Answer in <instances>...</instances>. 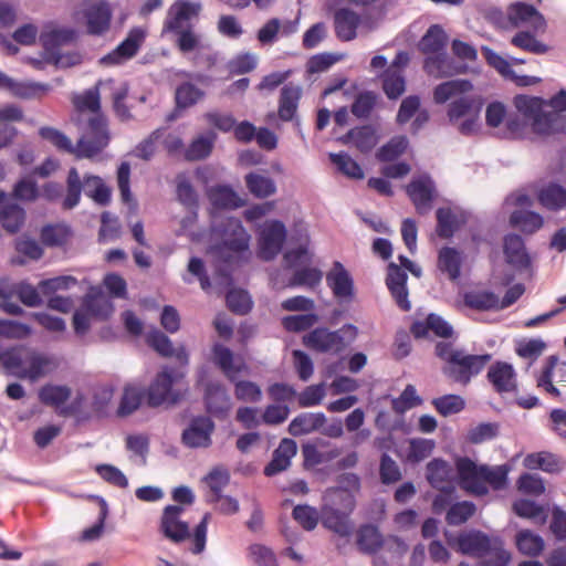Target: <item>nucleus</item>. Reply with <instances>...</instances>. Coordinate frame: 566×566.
<instances>
[{"instance_id":"obj_33","label":"nucleus","mask_w":566,"mask_h":566,"mask_svg":"<svg viewBox=\"0 0 566 566\" xmlns=\"http://www.w3.org/2000/svg\"><path fill=\"white\" fill-rule=\"evenodd\" d=\"M473 90V84L470 80L457 78L440 83L433 90V101L437 104H444L452 97L463 95Z\"/></svg>"},{"instance_id":"obj_30","label":"nucleus","mask_w":566,"mask_h":566,"mask_svg":"<svg viewBox=\"0 0 566 566\" xmlns=\"http://www.w3.org/2000/svg\"><path fill=\"white\" fill-rule=\"evenodd\" d=\"M207 195L211 205L217 209L232 210L245 205V200L228 185L213 186Z\"/></svg>"},{"instance_id":"obj_10","label":"nucleus","mask_w":566,"mask_h":566,"mask_svg":"<svg viewBox=\"0 0 566 566\" xmlns=\"http://www.w3.org/2000/svg\"><path fill=\"white\" fill-rule=\"evenodd\" d=\"M86 33L93 36H102L108 32L113 18L111 4L106 0H99L86 4L82 10Z\"/></svg>"},{"instance_id":"obj_11","label":"nucleus","mask_w":566,"mask_h":566,"mask_svg":"<svg viewBox=\"0 0 566 566\" xmlns=\"http://www.w3.org/2000/svg\"><path fill=\"white\" fill-rule=\"evenodd\" d=\"M216 429L210 417H193L182 431L181 442L190 449L208 448L212 443L211 436Z\"/></svg>"},{"instance_id":"obj_14","label":"nucleus","mask_w":566,"mask_h":566,"mask_svg":"<svg viewBox=\"0 0 566 566\" xmlns=\"http://www.w3.org/2000/svg\"><path fill=\"white\" fill-rule=\"evenodd\" d=\"M326 284L333 296L340 302H352L355 297V284L350 273L343 263L334 261L331 270L326 273Z\"/></svg>"},{"instance_id":"obj_15","label":"nucleus","mask_w":566,"mask_h":566,"mask_svg":"<svg viewBox=\"0 0 566 566\" xmlns=\"http://www.w3.org/2000/svg\"><path fill=\"white\" fill-rule=\"evenodd\" d=\"M203 402L207 413L219 420L226 419L232 407L226 387L219 381H209L206 385Z\"/></svg>"},{"instance_id":"obj_22","label":"nucleus","mask_w":566,"mask_h":566,"mask_svg":"<svg viewBox=\"0 0 566 566\" xmlns=\"http://www.w3.org/2000/svg\"><path fill=\"white\" fill-rule=\"evenodd\" d=\"M303 343L306 347L316 352H338L344 347V338L338 331L331 332L327 328L318 327L304 336Z\"/></svg>"},{"instance_id":"obj_2","label":"nucleus","mask_w":566,"mask_h":566,"mask_svg":"<svg viewBox=\"0 0 566 566\" xmlns=\"http://www.w3.org/2000/svg\"><path fill=\"white\" fill-rule=\"evenodd\" d=\"M39 135L59 150L72 154L77 159L93 158L107 146V138L103 133V120L101 117H95L90 122L88 127H86L85 133L75 146L64 133L53 127H41Z\"/></svg>"},{"instance_id":"obj_57","label":"nucleus","mask_w":566,"mask_h":566,"mask_svg":"<svg viewBox=\"0 0 566 566\" xmlns=\"http://www.w3.org/2000/svg\"><path fill=\"white\" fill-rule=\"evenodd\" d=\"M176 196L182 206L189 209L198 208V195L189 178L184 174L176 177Z\"/></svg>"},{"instance_id":"obj_12","label":"nucleus","mask_w":566,"mask_h":566,"mask_svg":"<svg viewBox=\"0 0 566 566\" xmlns=\"http://www.w3.org/2000/svg\"><path fill=\"white\" fill-rule=\"evenodd\" d=\"M145 31L140 28H133L127 36L109 53L104 55L99 62L104 65H120L133 59L145 41Z\"/></svg>"},{"instance_id":"obj_13","label":"nucleus","mask_w":566,"mask_h":566,"mask_svg":"<svg viewBox=\"0 0 566 566\" xmlns=\"http://www.w3.org/2000/svg\"><path fill=\"white\" fill-rule=\"evenodd\" d=\"M286 239V229L282 221L273 220L265 224L260 233L259 256L264 261L273 260L282 250Z\"/></svg>"},{"instance_id":"obj_61","label":"nucleus","mask_w":566,"mask_h":566,"mask_svg":"<svg viewBox=\"0 0 566 566\" xmlns=\"http://www.w3.org/2000/svg\"><path fill=\"white\" fill-rule=\"evenodd\" d=\"M292 517L303 530L311 532L317 526L321 520V513L313 506L298 504L293 509Z\"/></svg>"},{"instance_id":"obj_1","label":"nucleus","mask_w":566,"mask_h":566,"mask_svg":"<svg viewBox=\"0 0 566 566\" xmlns=\"http://www.w3.org/2000/svg\"><path fill=\"white\" fill-rule=\"evenodd\" d=\"M211 235L218 241L210 248L211 253L217 258L218 274L231 283V272L250 255V235L244 229L240 219L227 217L217 219L211 227Z\"/></svg>"},{"instance_id":"obj_21","label":"nucleus","mask_w":566,"mask_h":566,"mask_svg":"<svg viewBox=\"0 0 566 566\" xmlns=\"http://www.w3.org/2000/svg\"><path fill=\"white\" fill-rule=\"evenodd\" d=\"M72 102L77 112L83 113L88 111L92 113V116L87 119V125L95 117H101V119L103 120V133L105 134L108 144L109 132L107 126V119L101 111V96L98 85L85 90L82 94L75 95Z\"/></svg>"},{"instance_id":"obj_8","label":"nucleus","mask_w":566,"mask_h":566,"mask_svg":"<svg viewBox=\"0 0 566 566\" xmlns=\"http://www.w3.org/2000/svg\"><path fill=\"white\" fill-rule=\"evenodd\" d=\"M514 106L531 122L532 130L536 135L548 136L555 132L558 115L555 112L544 111L546 99L536 96L516 95Z\"/></svg>"},{"instance_id":"obj_49","label":"nucleus","mask_w":566,"mask_h":566,"mask_svg":"<svg viewBox=\"0 0 566 566\" xmlns=\"http://www.w3.org/2000/svg\"><path fill=\"white\" fill-rule=\"evenodd\" d=\"M25 219V212L17 203L4 205L0 210V223L9 233H15L20 230Z\"/></svg>"},{"instance_id":"obj_5","label":"nucleus","mask_w":566,"mask_h":566,"mask_svg":"<svg viewBox=\"0 0 566 566\" xmlns=\"http://www.w3.org/2000/svg\"><path fill=\"white\" fill-rule=\"evenodd\" d=\"M184 511V507L179 505H167L160 518V531L174 543H181L189 538L191 541L190 551L196 555L201 554L206 548L210 514L206 513L202 516L191 534L188 523L180 520Z\"/></svg>"},{"instance_id":"obj_3","label":"nucleus","mask_w":566,"mask_h":566,"mask_svg":"<svg viewBox=\"0 0 566 566\" xmlns=\"http://www.w3.org/2000/svg\"><path fill=\"white\" fill-rule=\"evenodd\" d=\"M437 357L444 361L443 375L461 386L470 384L491 360L490 354L472 355L455 348L451 343L438 342L434 347Z\"/></svg>"},{"instance_id":"obj_16","label":"nucleus","mask_w":566,"mask_h":566,"mask_svg":"<svg viewBox=\"0 0 566 566\" xmlns=\"http://www.w3.org/2000/svg\"><path fill=\"white\" fill-rule=\"evenodd\" d=\"M407 195L416 207L418 213H427L436 197V186L428 175L412 179L406 188Z\"/></svg>"},{"instance_id":"obj_43","label":"nucleus","mask_w":566,"mask_h":566,"mask_svg":"<svg viewBox=\"0 0 566 566\" xmlns=\"http://www.w3.org/2000/svg\"><path fill=\"white\" fill-rule=\"evenodd\" d=\"M541 32H533V30H521L517 31L512 38L510 43L525 52L532 54H545L548 52V45L536 39V35Z\"/></svg>"},{"instance_id":"obj_53","label":"nucleus","mask_w":566,"mask_h":566,"mask_svg":"<svg viewBox=\"0 0 566 566\" xmlns=\"http://www.w3.org/2000/svg\"><path fill=\"white\" fill-rule=\"evenodd\" d=\"M517 549L527 556H538L544 549L543 538L528 530L520 531L516 535Z\"/></svg>"},{"instance_id":"obj_47","label":"nucleus","mask_w":566,"mask_h":566,"mask_svg":"<svg viewBox=\"0 0 566 566\" xmlns=\"http://www.w3.org/2000/svg\"><path fill=\"white\" fill-rule=\"evenodd\" d=\"M86 312L95 317L106 319L114 312V304L102 292L90 293L84 300Z\"/></svg>"},{"instance_id":"obj_20","label":"nucleus","mask_w":566,"mask_h":566,"mask_svg":"<svg viewBox=\"0 0 566 566\" xmlns=\"http://www.w3.org/2000/svg\"><path fill=\"white\" fill-rule=\"evenodd\" d=\"M503 253L507 264L517 271L531 268V258L526 252L524 240L516 233H509L503 238Z\"/></svg>"},{"instance_id":"obj_62","label":"nucleus","mask_w":566,"mask_h":566,"mask_svg":"<svg viewBox=\"0 0 566 566\" xmlns=\"http://www.w3.org/2000/svg\"><path fill=\"white\" fill-rule=\"evenodd\" d=\"M329 159L345 176L353 179L364 178V171L359 164L346 153L329 154Z\"/></svg>"},{"instance_id":"obj_52","label":"nucleus","mask_w":566,"mask_h":566,"mask_svg":"<svg viewBox=\"0 0 566 566\" xmlns=\"http://www.w3.org/2000/svg\"><path fill=\"white\" fill-rule=\"evenodd\" d=\"M323 279V272L317 268L303 266L296 269L287 282V286H304L314 289L318 286Z\"/></svg>"},{"instance_id":"obj_51","label":"nucleus","mask_w":566,"mask_h":566,"mask_svg":"<svg viewBox=\"0 0 566 566\" xmlns=\"http://www.w3.org/2000/svg\"><path fill=\"white\" fill-rule=\"evenodd\" d=\"M382 90L389 99H397L406 91L403 73L392 69H386L381 76Z\"/></svg>"},{"instance_id":"obj_31","label":"nucleus","mask_w":566,"mask_h":566,"mask_svg":"<svg viewBox=\"0 0 566 566\" xmlns=\"http://www.w3.org/2000/svg\"><path fill=\"white\" fill-rule=\"evenodd\" d=\"M448 43V35L439 24H432L429 27L424 35L419 42V50L426 56L439 55L440 52H444Z\"/></svg>"},{"instance_id":"obj_44","label":"nucleus","mask_w":566,"mask_h":566,"mask_svg":"<svg viewBox=\"0 0 566 566\" xmlns=\"http://www.w3.org/2000/svg\"><path fill=\"white\" fill-rule=\"evenodd\" d=\"M486 548V552L479 559L482 566H507L511 562V554L504 547V542L500 536H493Z\"/></svg>"},{"instance_id":"obj_42","label":"nucleus","mask_w":566,"mask_h":566,"mask_svg":"<svg viewBox=\"0 0 566 566\" xmlns=\"http://www.w3.org/2000/svg\"><path fill=\"white\" fill-rule=\"evenodd\" d=\"M512 227L518 228L523 233L533 234L544 224L543 217L531 210H515L510 216Z\"/></svg>"},{"instance_id":"obj_46","label":"nucleus","mask_w":566,"mask_h":566,"mask_svg":"<svg viewBox=\"0 0 566 566\" xmlns=\"http://www.w3.org/2000/svg\"><path fill=\"white\" fill-rule=\"evenodd\" d=\"M244 180L248 190L255 198H268L274 195L276 191L274 180L265 175L259 172H249Z\"/></svg>"},{"instance_id":"obj_35","label":"nucleus","mask_w":566,"mask_h":566,"mask_svg":"<svg viewBox=\"0 0 566 566\" xmlns=\"http://www.w3.org/2000/svg\"><path fill=\"white\" fill-rule=\"evenodd\" d=\"M356 543L360 552L375 554L384 546V537L377 526L364 524L357 531Z\"/></svg>"},{"instance_id":"obj_38","label":"nucleus","mask_w":566,"mask_h":566,"mask_svg":"<svg viewBox=\"0 0 566 566\" xmlns=\"http://www.w3.org/2000/svg\"><path fill=\"white\" fill-rule=\"evenodd\" d=\"M76 39V32L71 28H53L44 30L40 34V42L43 45L44 54L52 51H59V46L73 42Z\"/></svg>"},{"instance_id":"obj_28","label":"nucleus","mask_w":566,"mask_h":566,"mask_svg":"<svg viewBox=\"0 0 566 566\" xmlns=\"http://www.w3.org/2000/svg\"><path fill=\"white\" fill-rule=\"evenodd\" d=\"M297 446L292 439H283L277 449L273 452L272 460L265 465L264 474L273 476L284 470L291 464V459L296 454Z\"/></svg>"},{"instance_id":"obj_54","label":"nucleus","mask_w":566,"mask_h":566,"mask_svg":"<svg viewBox=\"0 0 566 566\" xmlns=\"http://www.w3.org/2000/svg\"><path fill=\"white\" fill-rule=\"evenodd\" d=\"M82 190L83 186L78 171L72 167L66 178V195L62 202L63 208L66 210L75 208L80 203Z\"/></svg>"},{"instance_id":"obj_45","label":"nucleus","mask_w":566,"mask_h":566,"mask_svg":"<svg viewBox=\"0 0 566 566\" xmlns=\"http://www.w3.org/2000/svg\"><path fill=\"white\" fill-rule=\"evenodd\" d=\"M523 464L526 469H541L547 473H556L562 470L559 458L549 452L530 453L524 458Z\"/></svg>"},{"instance_id":"obj_24","label":"nucleus","mask_w":566,"mask_h":566,"mask_svg":"<svg viewBox=\"0 0 566 566\" xmlns=\"http://www.w3.org/2000/svg\"><path fill=\"white\" fill-rule=\"evenodd\" d=\"M493 536L478 530L462 532L457 537L458 549L463 555L480 558L485 554L488 546L492 544Z\"/></svg>"},{"instance_id":"obj_40","label":"nucleus","mask_w":566,"mask_h":566,"mask_svg":"<svg viewBox=\"0 0 566 566\" xmlns=\"http://www.w3.org/2000/svg\"><path fill=\"white\" fill-rule=\"evenodd\" d=\"M482 103L479 98L473 96H459L453 99L448 107V118L451 123L460 118L478 115L481 109Z\"/></svg>"},{"instance_id":"obj_27","label":"nucleus","mask_w":566,"mask_h":566,"mask_svg":"<svg viewBox=\"0 0 566 566\" xmlns=\"http://www.w3.org/2000/svg\"><path fill=\"white\" fill-rule=\"evenodd\" d=\"M205 97V92L190 82L181 83L177 86L175 93V109L167 116L168 122H172L180 116V112L196 105Z\"/></svg>"},{"instance_id":"obj_50","label":"nucleus","mask_w":566,"mask_h":566,"mask_svg":"<svg viewBox=\"0 0 566 566\" xmlns=\"http://www.w3.org/2000/svg\"><path fill=\"white\" fill-rule=\"evenodd\" d=\"M216 139L217 135L213 132L193 139L186 150V158L191 161L207 158L212 151Z\"/></svg>"},{"instance_id":"obj_6","label":"nucleus","mask_w":566,"mask_h":566,"mask_svg":"<svg viewBox=\"0 0 566 566\" xmlns=\"http://www.w3.org/2000/svg\"><path fill=\"white\" fill-rule=\"evenodd\" d=\"M489 20L502 30H533L545 32L547 28L544 15L533 6L522 1H515L503 11L500 8H491L488 11Z\"/></svg>"},{"instance_id":"obj_36","label":"nucleus","mask_w":566,"mask_h":566,"mask_svg":"<svg viewBox=\"0 0 566 566\" xmlns=\"http://www.w3.org/2000/svg\"><path fill=\"white\" fill-rule=\"evenodd\" d=\"M463 258L455 248L443 247L438 254V269L448 274L451 281H455L461 275Z\"/></svg>"},{"instance_id":"obj_63","label":"nucleus","mask_w":566,"mask_h":566,"mask_svg":"<svg viewBox=\"0 0 566 566\" xmlns=\"http://www.w3.org/2000/svg\"><path fill=\"white\" fill-rule=\"evenodd\" d=\"M24 364L28 366L23 368L22 379L29 378L31 380H36L44 375L50 360L44 355L32 352L29 355H25Z\"/></svg>"},{"instance_id":"obj_56","label":"nucleus","mask_w":566,"mask_h":566,"mask_svg":"<svg viewBox=\"0 0 566 566\" xmlns=\"http://www.w3.org/2000/svg\"><path fill=\"white\" fill-rule=\"evenodd\" d=\"M378 101V95L371 91H364L356 95L350 112L359 119H367L374 111Z\"/></svg>"},{"instance_id":"obj_48","label":"nucleus","mask_w":566,"mask_h":566,"mask_svg":"<svg viewBox=\"0 0 566 566\" xmlns=\"http://www.w3.org/2000/svg\"><path fill=\"white\" fill-rule=\"evenodd\" d=\"M25 350L12 347L0 353V364L7 374L21 378L24 368Z\"/></svg>"},{"instance_id":"obj_58","label":"nucleus","mask_w":566,"mask_h":566,"mask_svg":"<svg viewBox=\"0 0 566 566\" xmlns=\"http://www.w3.org/2000/svg\"><path fill=\"white\" fill-rule=\"evenodd\" d=\"M431 405L442 417L459 413L465 408L464 399L461 396L453 394L433 398Z\"/></svg>"},{"instance_id":"obj_9","label":"nucleus","mask_w":566,"mask_h":566,"mask_svg":"<svg viewBox=\"0 0 566 566\" xmlns=\"http://www.w3.org/2000/svg\"><path fill=\"white\" fill-rule=\"evenodd\" d=\"M177 371L174 368L165 367L153 380L147 390V403L150 407L161 405L172 406L181 399V394L172 389Z\"/></svg>"},{"instance_id":"obj_34","label":"nucleus","mask_w":566,"mask_h":566,"mask_svg":"<svg viewBox=\"0 0 566 566\" xmlns=\"http://www.w3.org/2000/svg\"><path fill=\"white\" fill-rule=\"evenodd\" d=\"M539 205L549 211H559L566 207V188L551 182L537 193Z\"/></svg>"},{"instance_id":"obj_26","label":"nucleus","mask_w":566,"mask_h":566,"mask_svg":"<svg viewBox=\"0 0 566 566\" xmlns=\"http://www.w3.org/2000/svg\"><path fill=\"white\" fill-rule=\"evenodd\" d=\"M302 97V87L294 83L283 85L280 92L277 116L283 122H292Z\"/></svg>"},{"instance_id":"obj_59","label":"nucleus","mask_w":566,"mask_h":566,"mask_svg":"<svg viewBox=\"0 0 566 566\" xmlns=\"http://www.w3.org/2000/svg\"><path fill=\"white\" fill-rule=\"evenodd\" d=\"M117 186L122 201L136 211L137 201L130 191V165L127 161H123L117 168Z\"/></svg>"},{"instance_id":"obj_23","label":"nucleus","mask_w":566,"mask_h":566,"mask_svg":"<svg viewBox=\"0 0 566 566\" xmlns=\"http://www.w3.org/2000/svg\"><path fill=\"white\" fill-rule=\"evenodd\" d=\"M437 217V234L442 239H450L453 234L467 223L468 214L460 209L449 207L438 208Z\"/></svg>"},{"instance_id":"obj_39","label":"nucleus","mask_w":566,"mask_h":566,"mask_svg":"<svg viewBox=\"0 0 566 566\" xmlns=\"http://www.w3.org/2000/svg\"><path fill=\"white\" fill-rule=\"evenodd\" d=\"M340 142L343 144L353 143L361 153H368L377 144L376 130L369 125L355 127L348 130Z\"/></svg>"},{"instance_id":"obj_37","label":"nucleus","mask_w":566,"mask_h":566,"mask_svg":"<svg viewBox=\"0 0 566 566\" xmlns=\"http://www.w3.org/2000/svg\"><path fill=\"white\" fill-rule=\"evenodd\" d=\"M463 303L478 312L499 311L497 295L490 290H473L465 292Z\"/></svg>"},{"instance_id":"obj_64","label":"nucleus","mask_w":566,"mask_h":566,"mask_svg":"<svg viewBox=\"0 0 566 566\" xmlns=\"http://www.w3.org/2000/svg\"><path fill=\"white\" fill-rule=\"evenodd\" d=\"M407 147L408 139L406 136H395L378 149L377 158L380 161H392L402 155Z\"/></svg>"},{"instance_id":"obj_25","label":"nucleus","mask_w":566,"mask_h":566,"mask_svg":"<svg viewBox=\"0 0 566 566\" xmlns=\"http://www.w3.org/2000/svg\"><path fill=\"white\" fill-rule=\"evenodd\" d=\"M361 22L358 13L349 8H339L334 12V29L338 40L349 42L357 36V29Z\"/></svg>"},{"instance_id":"obj_32","label":"nucleus","mask_w":566,"mask_h":566,"mask_svg":"<svg viewBox=\"0 0 566 566\" xmlns=\"http://www.w3.org/2000/svg\"><path fill=\"white\" fill-rule=\"evenodd\" d=\"M52 90V86L46 83L35 81H15L10 80L7 91L13 96L22 99L41 98Z\"/></svg>"},{"instance_id":"obj_29","label":"nucleus","mask_w":566,"mask_h":566,"mask_svg":"<svg viewBox=\"0 0 566 566\" xmlns=\"http://www.w3.org/2000/svg\"><path fill=\"white\" fill-rule=\"evenodd\" d=\"M327 418L323 412H302L289 424L287 431L293 437H301L319 429L326 423Z\"/></svg>"},{"instance_id":"obj_18","label":"nucleus","mask_w":566,"mask_h":566,"mask_svg":"<svg viewBox=\"0 0 566 566\" xmlns=\"http://www.w3.org/2000/svg\"><path fill=\"white\" fill-rule=\"evenodd\" d=\"M424 72L434 78L451 77L468 72V65L457 62L448 55L447 51L439 55L426 56L423 60Z\"/></svg>"},{"instance_id":"obj_60","label":"nucleus","mask_w":566,"mask_h":566,"mask_svg":"<svg viewBox=\"0 0 566 566\" xmlns=\"http://www.w3.org/2000/svg\"><path fill=\"white\" fill-rule=\"evenodd\" d=\"M71 397V389L66 386L45 385L39 391L41 402L59 407Z\"/></svg>"},{"instance_id":"obj_4","label":"nucleus","mask_w":566,"mask_h":566,"mask_svg":"<svg viewBox=\"0 0 566 566\" xmlns=\"http://www.w3.org/2000/svg\"><path fill=\"white\" fill-rule=\"evenodd\" d=\"M457 471L463 489L476 496H484L489 493V484L493 490H504L509 483L510 467L507 464L489 467L478 465L468 457L458 459Z\"/></svg>"},{"instance_id":"obj_17","label":"nucleus","mask_w":566,"mask_h":566,"mask_svg":"<svg viewBox=\"0 0 566 566\" xmlns=\"http://www.w3.org/2000/svg\"><path fill=\"white\" fill-rule=\"evenodd\" d=\"M200 10V2L177 0L168 10L164 31H180L182 28H190L189 21L197 18Z\"/></svg>"},{"instance_id":"obj_7","label":"nucleus","mask_w":566,"mask_h":566,"mask_svg":"<svg viewBox=\"0 0 566 566\" xmlns=\"http://www.w3.org/2000/svg\"><path fill=\"white\" fill-rule=\"evenodd\" d=\"M355 507L354 496L346 490H327L321 509V521L325 528L340 537H349L353 524L349 514Z\"/></svg>"},{"instance_id":"obj_19","label":"nucleus","mask_w":566,"mask_h":566,"mask_svg":"<svg viewBox=\"0 0 566 566\" xmlns=\"http://www.w3.org/2000/svg\"><path fill=\"white\" fill-rule=\"evenodd\" d=\"M486 378L495 392L513 394L517 390V377L513 366L505 361H496L489 367Z\"/></svg>"},{"instance_id":"obj_41","label":"nucleus","mask_w":566,"mask_h":566,"mask_svg":"<svg viewBox=\"0 0 566 566\" xmlns=\"http://www.w3.org/2000/svg\"><path fill=\"white\" fill-rule=\"evenodd\" d=\"M82 186L84 193L99 206H107L111 202L112 190L105 185L101 177L95 175H85Z\"/></svg>"},{"instance_id":"obj_55","label":"nucleus","mask_w":566,"mask_h":566,"mask_svg":"<svg viewBox=\"0 0 566 566\" xmlns=\"http://www.w3.org/2000/svg\"><path fill=\"white\" fill-rule=\"evenodd\" d=\"M228 308L237 315H247L253 306L250 294L242 289H231L226 295Z\"/></svg>"}]
</instances>
